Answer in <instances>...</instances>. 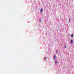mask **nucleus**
I'll return each mask as SVG.
<instances>
[{
  "instance_id": "nucleus-10",
  "label": "nucleus",
  "mask_w": 74,
  "mask_h": 74,
  "mask_svg": "<svg viewBox=\"0 0 74 74\" xmlns=\"http://www.w3.org/2000/svg\"><path fill=\"white\" fill-rule=\"evenodd\" d=\"M39 20H40V22L41 23V19H40Z\"/></svg>"
},
{
  "instance_id": "nucleus-1",
  "label": "nucleus",
  "mask_w": 74,
  "mask_h": 74,
  "mask_svg": "<svg viewBox=\"0 0 74 74\" xmlns=\"http://www.w3.org/2000/svg\"><path fill=\"white\" fill-rule=\"evenodd\" d=\"M43 11L42 10V8H41V9L40 10V13H42V12Z\"/></svg>"
},
{
  "instance_id": "nucleus-8",
  "label": "nucleus",
  "mask_w": 74,
  "mask_h": 74,
  "mask_svg": "<svg viewBox=\"0 0 74 74\" xmlns=\"http://www.w3.org/2000/svg\"><path fill=\"white\" fill-rule=\"evenodd\" d=\"M64 48H66V45L64 46Z\"/></svg>"
},
{
  "instance_id": "nucleus-2",
  "label": "nucleus",
  "mask_w": 74,
  "mask_h": 74,
  "mask_svg": "<svg viewBox=\"0 0 74 74\" xmlns=\"http://www.w3.org/2000/svg\"><path fill=\"white\" fill-rule=\"evenodd\" d=\"M53 57H54V60H55V59H56V55H54L53 56Z\"/></svg>"
},
{
  "instance_id": "nucleus-4",
  "label": "nucleus",
  "mask_w": 74,
  "mask_h": 74,
  "mask_svg": "<svg viewBox=\"0 0 74 74\" xmlns=\"http://www.w3.org/2000/svg\"><path fill=\"white\" fill-rule=\"evenodd\" d=\"M55 60V64H57V62H58V61H56V60Z\"/></svg>"
},
{
  "instance_id": "nucleus-9",
  "label": "nucleus",
  "mask_w": 74,
  "mask_h": 74,
  "mask_svg": "<svg viewBox=\"0 0 74 74\" xmlns=\"http://www.w3.org/2000/svg\"><path fill=\"white\" fill-rule=\"evenodd\" d=\"M69 23L70 22V18L69 19Z\"/></svg>"
},
{
  "instance_id": "nucleus-7",
  "label": "nucleus",
  "mask_w": 74,
  "mask_h": 74,
  "mask_svg": "<svg viewBox=\"0 0 74 74\" xmlns=\"http://www.w3.org/2000/svg\"><path fill=\"white\" fill-rule=\"evenodd\" d=\"M56 54H57V53H58V51H56Z\"/></svg>"
},
{
  "instance_id": "nucleus-6",
  "label": "nucleus",
  "mask_w": 74,
  "mask_h": 74,
  "mask_svg": "<svg viewBox=\"0 0 74 74\" xmlns=\"http://www.w3.org/2000/svg\"><path fill=\"white\" fill-rule=\"evenodd\" d=\"M47 57H46L44 58V60H47Z\"/></svg>"
},
{
  "instance_id": "nucleus-5",
  "label": "nucleus",
  "mask_w": 74,
  "mask_h": 74,
  "mask_svg": "<svg viewBox=\"0 0 74 74\" xmlns=\"http://www.w3.org/2000/svg\"><path fill=\"white\" fill-rule=\"evenodd\" d=\"M71 37H72V38H73V34H72L71 36Z\"/></svg>"
},
{
  "instance_id": "nucleus-3",
  "label": "nucleus",
  "mask_w": 74,
  "mask_h": 74,
  "mask_svg": "<svg viewBox=\"0 0 74 74\" xmlns=\"http://www.w3.org/2000/svg\"><path fill=\"white\" fill-rule=\"evenodd\" d=\"M73 39H71V44H72V43H73Z\"/></svg>"
}]
</instances>
